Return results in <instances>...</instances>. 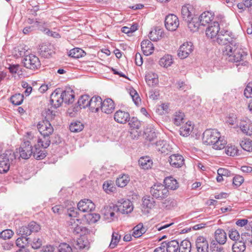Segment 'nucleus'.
<instances>
[{
    "instance_id": "c85d7f7f",
    "label": "nucleus",
    "mask_w": 252,
    "mask_h": 252,
    "mask_svg": "<svg viewBox=\"0 0 252 252\" xmlns=\"http://www.w3.org/2000/svg\"><path fill=\"white\" fill-rule=\"evenodd\" d=\"M163 183L164 187H166L168 190H175L179 187L178 183L177 180L171 176L166 177L164 180Z\"/></svg>"
},
{
    "instance_id": "9d476101",
    "label": "nucleus",
    "mask_w": 252,
    "mask_h": 252,
    "mask_svg": "<svg viewBox=\"0 0 252 252\" xmlns=\"http://www.w3.org/2000/svg\"><path fill=\"white\" fill-rule=\"evenodd\" d=\"M40 229L39 224L34 221H32L28 225L23 226L19 228L18 233L21 236L27 237L32 233L37 232Z\"/></svg>"
},
{
    "instance_id": "864d4df0",
    "label": "nucleus",
    "mask_w": 252,
    "mask_h": 252,
    "mask_svg": "<svg viewBox=\"0 0 252 252\" xmlns=\"http://www.w3.org/2000/svg\"><path fill=\"white\" fill-rule=\"evenodd\" d=\"M240 239V240L239 241L244 242L245 245H252V236L248 232L242 233Z\"/></svg>"
},
{
    "instance_id": "aec40b11",
    "label": "nucleus",
    "mask_w": 252,
    "mask_h": 252,
    "mask_svg": "<svg viewBox=\"0 0 252 252\" xmlns=\"http://www.w3.org/2000/svg\"><path fill=\"white\" fill-rule=\"evenodd\" d=\"M100 109L102 112L106 114H111L115 109L114 103L111 98L105 99L102 102Z\"/></svg>"
},
{
    "instance_id": "dca6fc26",
    "label": "nucleus",
    "mask_w": 252,
    "mask_h": 252,
    "mask_svg": "<svg viewBox=\"0 0 252 252\" xmlns=\"http://www.w3.org/2000/svg\"><path fill=\"white\" fill-rule=\"evenodd\" d=\"M129 114L128 112L119 110L117 111L114 115L115 121L120 124H126L129 120Z\"/></svg>"
},
{
    "instance_id": "a211bd4d",
    "label": "nucleus",
    "mask_w": 252,
    "mask_h": 252,
    "mask_svg": "<svg viewBox=\"0 0 252 252\" xmlns=\"http://www.w3.org/2000/svg\"><path fill=\"white\" fill-rule=\"evenodd\" d=\"M168 161L170 165L175 168L180 167L184 164L183 157L178 154L171 155Z\"/></svg>"
},
{
    "instance_id": "680f3d73",
    "label": "nucleus",
    "mask_w": 252,
    "mask_h": 252,
    "mask_svg": "<svg viewBox=\"0 0 252 252\" xmlns=\"http://www.w3.org/2000/svg\"><path fill=\"white\" fill-rule=\"evenodd\" d=\"M14 233L11 229H5L0 233V238L3 240L10 239Z\"/></svg>"
},
{
    "instance_id": "20e7f679",
    "label": "nucleus",
    "mask_w": 252,
    "mask_h": 252,
    "mask_svg": "<svg viewBox=\"0 0 252 252\" xmlns=\"http://www.w3.org/2000/svg\"><path fill=\"white\" fill-rule=\"evenodd\" d=\"M36 137H34L32 132H28L25 136L24 142L21 143L19 151L20 156L23 159H29L33 154L32 143Z\"/></svg>"
},
{
    "instance_id": "4d7b16f0",
    "label": "nucleus",
    "mask_w": 252,
    "mask_h": 252,
    "mask_svg": "<svg viewBox=\"0 0 252 252\" xmlns=\"http://www.w3.org/2000/svg\"><path fill=\"white\" fill-rule=\"evenodd\" d=\"M121 238V236L116 232H113L112 235L111 242L109 244V248L113 249L118 245Z\"/></svg>"
},
{
    "instance_id": "f3484780",
    "label": "nucleus",
    "mask_w": 252,
    "mask_h": 252,
    "mask_svg": "<svg viewBox=\"0 0 252 252\" xmlns=\"http://www.w3.org/2000/svg\"><path fill=\"white\" fill-rule=\"evenodd\" d=\"M197 252H208L209 244L207 240L203 236H199L196 240Z\"/></svg>"
},
{
    "instance_id": "ea45409f",
    "label": "nucleus",
    "mask_w": 252,
    "mask_h": 252,
    "mask_svg": "<svg viewBox=\"0 0 252 252\" xmlns=\"http://www.w3.org/2000/svg\"><path fill=\"white\" fill-rule=\"evenodd\" d=\"M191 248V243L187 240L182 241L179 246V252H190Z\"/></svg>"
},
{
    "instance_id": "de8ad7c7",
    "label": "nucleus",
    "mask_w": 252,
    "mask_h": 252,
    "mask_svg": "<svg viewBox=\"0 0 252 252\" xmlns=\"http://www.w3.org/2000/svg\"><path fill=\"white\" fill-rule=\"evenodd\" d=\"M240 145L244 150L247 152L252 151V140L249 139H245L240 142Z\"/></svg>"
},
{
    "instance_id": "a18cd8bd",
    "label": "nucleus",
    "mask_w": 252,
    "mask_h": 252,
    "mask_svg": "<svg viewBox=\"0 0 252 252\" xmlns=\"http://www.w3.org/2000/svg\"><path fill=\"white\" fill-rule=\"evenodd\" d=\"M129 180V177L127 175H123L117 179L116 182L118 187L123 188L127 184Z\"/></svg>"
},
{
    "instance_id": "cd10ccee",
    "label": "nucleus",
    "mask_w": 252,
    "mask_h": 252,
    "mask_svg": "<svg viewBox=\"0 0 252 252\" xmlns=\"http://www.w3.org/2000/svg\"><path fill=\"white\" fill-rule=\"evenodd\" d=\"M52 48L51 45L43 44L39 46L38 52L42 57L48 58L51 56L53 53Z\"/></svg>"
},
{
    "instance_id": "0e129e2a",
    "label": "nucleus",
    "mask_w": 252,
    "mask_h": 252,
    "mask_svg": "<svg viewBox=\"0 0 252 252\" xmlns=\"http://www.w3.org/2000/svg\"><path fill=\"white\" fill-rule=\"evenodd\" d=\"M59 252H72L71 247L65 243H61L58 248Z\"/></svg>"
},
{
    "instance_id": "6e6552de",
    "label": "nucleus",
    "mask_w": 252,
    "mask_h": 252,
    "mask_svg": "<svg viewBox=\"0 0 252 252\" xmlns=\"http://www.w3.org/2000/svg\"><path fill=\"white\" fill-rule=\"evenodd\" d=\"M150 192L153 197L158 200H162L167 197L169 194V191L166 187L160 183L152 186L150 188Z\"/></svg>"
},
{
    "instance_id": "bf43d9fd",
    "label": "nucleus",
    "mask_w": 252,
    "mask_h": 252,
    "mask_svg": "<svg viewBox=\"0 0 252 252\" xmlns=\"http://www.w3.org/2000/svg\"><path fill=\"white\" fill-rule=\"evenodd\" d=\"M129 94L135 105H138L141 102V99L136 91L131 88L129 90Z\"/></svg>"
},
{
    "instance_id": "f257e3e1",
    "label": "nucleus",
    "mask_w": 252,
    "mask_h": 252,
    "mask_svg": "<svg viewBox=\"0 0 252 252\" xmlns=\"http://www.w3.org/2000/svg\"><path fill=\"white\" fill-rule=\"evenodd\" d=\"M224 54L227 55L226 59L229 62L235 63L236 66H245L248 63L244 61L247 56L246 52L238 47V43L235 46L226 45Z\"/></svg>"
},
{
    "instance_id": "37998d69",
    "label": "nucleus",
    "mask_w": 252,
    "mask_h": 252,
    "mask_svg": "<svg viewBox=\"0 0 252 252\" xmlns=\"http://www.w3.org/2000/svg\"><path fill=\"white\" fill-rule=\"evenodd\" d=\"M30 241L31 240L30 238L21 236V237L17 239L16 244L19 248H25V247L28 245Z\"/></svg>"
},
{
    "instance_id": "6ab92c4d",
    "label": "nucleus",
    "mask_w": 252,
    "mask_h": 252,
    "mask_svg": "<svg viewBox=\"0 0 252 252\" xmlns=\"http://www.w3.org/2000/svg\"><path fill=\"white\" fill-rule=\"evenodd\" d=\"M117 206L118 212H120L122 214H128L133 210V207L132 202L129 200L123 201Z\"/></svg>"
},
{
    "instance_id": "338daca9",
    "label": "nucleus",
    "mask_w": 252,
    "mask_h": 252,
    "mask_svg": "<svg viewBox=\"0 0 252 252\" xmlns=\"http://www.w3.org/2000/svg\"><path fill=\"white\" fill-rule=\"evenodd\" d=\"M145 134L146 135V139L149 142H154L157 139V134L155 130H151Z\"/></svg>"
},
{
    "instance_id": "e2e57ef3",
    "label": "nucleus",
    "mask_w": 252,
    "mask_h": 252,
    "mask_svg": "<svg viewBox=\"0 0 252 252\" xmlns=\"http://www.w3.org/2000/svg\"><path fill=\"white\" fill-rule=\"evenodd\" d=\"M228 236L233 241H239L240 237L238 231L235 229H231L229 231Z\"/></svg>"
},
{
    "instance_id": "4468645a",
    "label": "nucleus",
    "mask_w": 252,
    "mask_h": 252,
    "mask_svg": "<svg viewBox=\"0 0 252 252\" xmlns=\"http://www.w3.org/2000/svg\"><path fill=\"white\" fill-rule=\"evenodd\" d=\"M62 91L60 89H56L51 95L50 104L54 108L60 107L63 103Z\"/></svg>"
},
{
    "instance_id": "8fccbe9b",
    "label": "nucleus",
    "mask_w": 252,
    "mask_h": 252,
    "mask_svg": "<svg viewBox=\"0 0 252 252\" xmlns=\"http://www.w3.org/2000/svg\"><path fill=\"white\" fill-rule=\"evenodd\" d=\"M173 63V60L171 55H166L160 59L159 63L165 67L170 66Z\"/></svg>"
},
{
    "instance_id": "9b49d317",
    "label": "nucleus",
    "mask_w": 252,
    "mask_h": 252,
    "mask_svg": "<svg viewBox=\"0 0 252 252\" xmlns=\"http://www.w3.org/2000/svg\"><path fill=\"white\" fill-rule=\"evenodd\" d=\"M164 24L167 30L175 31L179 26V20L175 15L171 14L165 17Z\"/></svg>"
},
{
    "instance_id": "052dcab7",
    "label": "nucleus",
    "mask_w": 252,
    "mask_h": 252,
    "mask_svg": "<svg viewBox=\"0 0 252 252\" xmlns=\"http://www.w3.org/2000/svg\"><path fill=\"white\" fill-rule=\"evenodd\" d=\"M131 128L133 129H139L140 127L141 124L136 118L132 117L130 118L127 122Z\"/></svg>"
},
{
    "instance_id": "603ef678",
    "label": "nucleus",
    "mask_w": 252,
    "mask_h": 252,
    "mask_svg": "<svg viewBox=\"0 0 252 252\" xmlns=\"http://www.w3.org/2000/svg\"><path fill=\"white\" fill-rule=\"evenodd\" d=\"M24 95L20 94H15L13 95L10 97V101L11 103L15 105H19L23 101Z\"/></svg>"
},
{
    "instance_id": "7c9ffc66",
    "label": "nucleus",
    "mask_w": 252,
    "mask_h": 252,
    "mask_svg": "<svg viewBox=\"0 0 252 252\" xmlns=\"http://www.w3.org/2000/svg\"><path fill=\"white\" fill-rule=\"evenodd\" d=\"M145 80L150 86H154L158 82L157 74L153 72H147L145 75Z\"/></svg>"
},
{
    "instance_id": "f8f14e48",
    "label": "nucleus",
    "mask_w": 252,
    "mask_h": 252,
    "mask_svg": "<svg viewBox=\"0 0 252 252\" xmlns=\"http://www.w3.org/2000/svg\"><path fill=\"white\" fill-rule=\"evenodd\" d=\"M102 212L104 219L110 221L115 218V212H118L117 206L113 204L105 206Z\"/></svg>"
},
{
    "instance_id": "423d86ee",
    "label": "nucleus",
    "mask_w": 252,
    "mask_h": 252,
    "mask_svg": "<svg viewBox=\"0 0 252 252\" xmlns=\"http://www.w3.org/2000/svg\"><path fill=\"white\" fill-rule=\"evenodd\" d=\"M216 42L220 45L235 46L237 42L235 35L232 32L222 29L216 38Z\"/></svg>"
},
{
    "instance_id": "a19ab883",
    "label": "nucleus",
    "mask_w": 252,
    "mask_h": 252,
    "mask_svg": "<svg viewBox=\"0 0 252 252\" xmlns=\"http://www.w3.org/2000/svg\"><path fill=\"white\" fill-rule=\"evenodd\" d=\"M84 127V125L77 121L72 122L69 126V129L73 132H79L82 131Z\"/></svg>"
},
{
    "instance_id": "1a4fd4ad",
    "label": "nucleus",
    "mask_w": 252,
    "mask_h": 252,
    "mask_svg": "<svg viewBox=\"0 0 252 252\" xmlns=\"http://www.w3.org/2000/svg\"><path fill=\"white\" fill-rule=\"evenodd\" d=\"M23 63L25 67L32 70L37 69L41 65L39 58L33 54L25 56L23 59Z\"/></svg>"
},
{
    "instance_id": "4c0bfd02",
    "label": "nucleus",
    "mask_w": 252,
    "mask_h": 252,
    "mask_svg": "<svg viewBox=\"0 0 252 252\" xmlns=\"http://www.w3.org/2000/svg\"><path fill=\"white\" fill-rule=\"evenodd\" d=\"M133 230L132 236L134 238H139L146 232V229L143 227V225L141 223L135 226L133 228Z\"/></svg>"
},
{
    "instance_id": "79ce46f5",
    "label": "nucleus",
    "mask_w": 252,
    "mask_h": 252,
    "mask_svg": "<svg viewBox=\"0 0 252 252\" xmlns=\"http://www.w3.org/2000/svg\"><path fill=\"white\" fill-rule=\"evenodd\" d=\"M86 53L81 49L75 48L70 50L69 56L74 58H79L83 57Z\"/></svg>"
},
{
    "instance_id": "09e8293b",
    "label": "nucleus",
    "mask_w": 252,
    "mask_h": 252,
    "mask_svg": "<svg viewBox=\"0 0 252 252\" xmlns=\"http://www.w3.org/2000/svg\"><path fill=\"white\" fill-rule=\"evenodd\" d=\"M232 249L233 252H243L246 250V245L239 240L233 245Z\"/></svg>"
},
{
    "instance_id": "774afa93",
    "label": "nucleus",
    "mask_w": 252,
    "mask_h": 252,
    "mask_svg": "<svg viewBox=\"0 0 252 252\" xmlns=\"http://www.w3.org/2000/svg\"><path fill=\"white\" fill-rule=\"evenodd\" d=\"M244 94L247 98L252 97V82L247 84L244 90Z\"/></svg>"
},
{
    "instance_id": "393cba45",
    "label": "nucleus",
    "mask_w": 252,
    "mask_h": 252,
    "mask_svg": "<svg viewBox=\"0 0 252 252\" xmlns=\"http://www.w3.org/2000/svg\"><path fill=\"white\" fill-rule=\"evenodd\" d=\"M141 46L143 53L146 56L150 55L154 52V45L151 41L148 39L142 41L141 43Z\"/></svg>"
},
{
    "instance_id": "c03bdc74",
    "label": "nucleus",
    "mask_w": 252,
    "mask_h": 252,
    "mask_svg": "<svg viewBox=\"0 0 252 252\" xmlns=\"http://www.w3.org/2000/svg\"><path fill=\"white\" fill-rule=\"evenodd\" d=\"M184 117V113L181 111L176 112L173 115V118L174 124L177 126H180L181 124L183 123Z\"/></svg>"
},
{
    "instance_id": "412c9836",
    "label": "nucleus",
    "mask_w": 252,
    "mask_h": 252,
    "mask_svg": "<svg viewBox=\"0 0 252 252\" xmlns=\"http://www.w3.org/2000/svg\"><path fill=\"white\" fill-rule=\"evenodd\" d=\"M156 150L162 154L167 155L171 150L170 145L165 140H159L155 143Z\"/></svg>"
},
{
    "instance_id": "4be33fe9",
    "label": "nucleus",
    "mask_w": 252,
    "mask_h": 252,
    "mask_svg": "<svg viewBox=\"0 0 252 252\" xmlns=\"http://www.w3.org/2000/svg\"><path fill=\"white\" fill-rule=\"evenodd\" d=\"M62 95L63 101L66 104L72 103L74 100V92L73 90L70 88L66 89L64 91H62Z\"/></svg>"
},
{
    "instance_id": "0eeeda50",
    "label": "nucleus",
    "mask_w": 252,
    "mask_h": 252,
    "mask_svg": "<svg viewBox=\"0 0 252 252\" xmlns=\"http://www.w3.org/2000/svg\"><path fill=\"white\" fill-rule=\"evenodd\" d=\"M217 18L219 21L211 23L206 30V36L211 39L218 36L220 26H223V24L225 23L224 17L223 15H220Z\"/></svg>"
},
{
    "instance_id": "c756f323",
    "label": "nucleus",
    "mask_w": 252,
    "mask_h": 252,
    "mask_svg": "<svg viewBox=\"0 0 252 252\" xmlns=\"http://www.w3.org/2000/svg\"><path fill=\"white\" fill-rule=\"evenodd\" d=\"M198 18L201 25L205 26L208 24H210V22L213 20L214 16L211 12L205 11L202 13Z\"/></svg>"
},
{
    "instance_id": "e433bc0d",
    "label": "nucleus",
    "mask_w": 252,
    "mask_h": 252,
    "mask_svg": "<svg viewBox=\"0 0 252 252\" xmlns=\"http://www.w3.org/2000/svg\"><path fill=\"white\" fill-rule=\"evenodd\" d=\"M162 31L160 29L156 28L151 31L149 34V37L151 40L156 41L161 37Z\"/></svg>"
},
{
    "instance_id": "a878e982",
    "label": "nucleus",
    "mask_w": 252,
    "mask_h": 252,
    "mask_svg": "<svg viewBox=\"0 0 252 252\" xmlns=\"http://www.w3.org/2000/svg\"><path fill=\"white\" fill-rule=\"evenodd\" d=\"M215 238L216 243L220 245L224 244L227 240L226 233L224 230L222 229H218L215 232Z\"/></svg>"
},
{
    "instance_id": "2eb2a0df",
    "label": "nucleus",
    "mask_w": 252,
    "mask_h": 252,
    "mask_svg": "<svg viewBox=\"0 0 252 252\" xmlns=\"http://www.w3.org/2000/svg\"><path fill=\"white\" fill-rule=\"evenodd\" d=\"M77 208L83 212H90L95 208V205L91 200L84 199L79 202Z\"/></svg>"
},
{
    "instance_id": "b1692460",
    "label": "nucleus",
    "mask_w": 252,
    "mask_h": 252,
    "mask_svg": "<svg viewBox=\"0 0 252 252\" xmlns=\"http://www.w3.org/2000/svg\"><path fill=\"white\" fill-rule=\"evenodd\" d=\"M179 242L175 240L162 242V246L166 248L167 252H177L179 250Z\"/></svg>"
},
{
    "instance_id": "7ed1b4c3",
    "label": "nucleus",
    "mask_w": 252,
    "mask_h": 252,
    "mask_svg": "<svg viewBox=\"0 0 252 252\" xmlns=\"http://www.w3.org/2000/svg\"><path fill=\"white\" fill-rule=\"evenodd\" d=\"M41 137L37 139L38 144L44 148H48L51 143V136L53 135L54 128L48 120H42L37 125Z\"/></svg>"
},
{
    "instance_id": "6e6d98bb",
    "label": "nucleus",
    "mask_w": 252,
    "mask_h": 252,
    "mask_svg": "<svg viewBox=\"0 0 252 252\" xmlns=\"http://www.w3.org/2000/svg\"><path fill=\"white\" fill-rule=\"evenodd\" d=\"M103 189L107 193H109L114 192L116 188L112 181H106L103 184Z\"/></svg>"
},
{
    "instance_id": "473e14b6",
    "label": "nucleus",
    "mask_w": 252,
    "mask_h": 252,
    "mask_svg": "<svg viewBox=\"0 0 252 252\" xmlns=\"http://www.w3.org/2000/svg\"><path fill=\"white\" fill-rule=\"evenodd\" d=\"M240 129L242 131L247 135H252V122L250 121H246L241 123Z\"/></svg>"
},
{
    "instance_id": "13d9d810",
    "label": "nucleus",
    "mask_w": 252,
    "mask_h": 252,
    "mask_svg": "<svg viewBox=\"0 0 252 252\" xmlns=\"http://www.w3.org/2000/svg\"><path fill=\"white\" fill-rule=\"evenodd\" d=\"M75 220H76L78 222L79 221L78 219H71L69 221H68V223L69 226H70V228L74 232L78 233L79 231L81 230V228L78 226V223H75Z\"/></svg>"
},
{
    "instance_id": "c9c22d12",
    "label": "nucleus",
    "mask_w": 252,
    "mask_h": 252,
    "mask_svg": "<svg viewBox=\"0 0 252 252\" xmlns=\"http://www.w3.org/2000/svg\"><path fill=\"white\" fill-rule=\"evenodd\" d=\"M143 207L147 209H152L155 205V201L153 197L150 196H146L142 199Z\"/></svg>"
},
{
    "instance_id": "39448f33",
    "label": "nucleus",
    "mask_w": 252,
    "mask_h": 252,
    "mask_svg": "<svg viewBox=\"0 0 252 252\" xmlns=\"http://www.w3.org/2000/svg\"><path fill=\"white\" fill-rule=\"evenodd\" d=\"M15 158V154L11 150H6L0 155V174H4L9 171L10 165Z\"/></svg>"
},
{
    "instance_id": "f704fd0d",
    "label": "nucleus",
    "mask_w": 252,
    "mask_h": 252,
    "mask_svg": "<svg viewBox=\"0 0 252 252\" xmlns=\"http://www.w3.org/2000/svg\"><path fill=\"white\" fill-rule=\"evenodd\" d=\"M139 164L144 169H148L151 168L153 165L152 160L149 157H141L138 160Z\"/></svg>"
},
{
    "instance_id": "bb28decb",
    "label": "nucleus",
    "mask_w": 252,
    "mask_h": 252,
    "mask_svg": "<svg viewBox=\"0 0 252 252\" xmlns=\"http://www.w3.org/2000/svg\"><path fill=\"white\" fill-rule=\"evenodd\" d=\"M41 145L40 144L38 145H34V149L33 150V156L34 158L37 160H40L43 159L47 155L46 151L45 150V148H40L39 146Z\"/></svg>"
},
{
    "instance_id": "3c124183",
    "label": "nucleus",
    "mask_w": 252,
    "mask_h": 252,
    "mask_svg": "<svg viewBox=\"0 0 252 252\" xmlns=\"http://www.w3.org/2000/svg\"><path fill=\"white\" fill-rule=\"evenodd\" d=\"M225 152L226 154L229 156L234 157L239 155V150L233 145H227L225 149Z\"/></svg>"
},
{
    "instance_id": "49530a36",
    "label": "nucleus",
    "mask_w": 252,
    "mask_h": 252,
    "mask_svg": "<svg viewBox=\"0 0 252 252\" xmlns=\"http://www.w3.org/2000/svg\"><path fill=\"white\" fill-rule=\"evenodd\" d=\"M193 127L190 125H188L187 124L185 126H182L180 128V134L184 137H187L189 135L192 131Z\"/></svg>"
},
{
    "instance_id": "5701e85b",
    "label": "nucleus",
    "mask_w": 252,
    "mask_h": 252,
    "mask_svg": "<svg viewBox=\"0 0 252 252\" xmlns=\"http://www.w3.org/2000/svg\"><path fill=\"white\" fill-rule=\"evenodd\" d=\"M89 107L93 112H97L100 108L102 102L101 98L99 96H94L90 100Z\"/></svg>"
},
{
    "instance_id": "f03ea898",
    "label": "nucleus",
    "mask_w": 252,
    "mask_h": 252,
    "mask_svg": "<svg viewBox=\"0 0 252 252\" xmlns=\"http://www.w3.org/2000/svg\"><path fill=\"white\" fill-rule=\"evenodd\" d=\"M203 142L206 145H212L215 150L223 149L226 141L221 137L220 133L215 129H206L203 134Z\"/></svg>"
},
{
    "instance_id": "ddd939ff",
    "label": "nucleus",
    "mask_w": 252,
    "mask_h": 252,
    "mask_svg": "<svg viewBox=\"0 0 252 252\" xmlns=\"http://www.w3.org/2000/svg\"><path fill=\"white\" fill-rule=\"evenodd\" d=\"M193 51V44L191 42H185L180 46L178 52V56L181 59H185Z\"/></svg>"
},
{
    "instance_id": "5fc2aeb1",
    "label": "nucleus",
    "mask_w": 252,
    "mask_h": 252,
    "mask_svg": "<svg viewBox=\"0 0 252 252\" xmlns=\"http://www.w3.org/2000/svg\"><path fill=\"white\" fill-rule=\"evenodd\" d=\"M215 240H212L210 244V250L211 252H225L224 248Z\"/></svg>"
},
{
    "instance_id": "2f4dec72",
    "label": "nucleus",
    "mask_w": 252,
    "mask_h": 252,
    "mask_svg": "<svg viewBox=\"0 0 252 252\" xmlns=\"http://www.w3.org/2000/svg\"><path fill=\"white\" fill-rule=\"evenodd\" d=\"M191 10H192V7L190 5L182 7L181 13L182 17L185 21H189L193 17L191 11Z\"/></svg>"
},
{
    "instance_id": "69168bd1",
    "label": "nucleus",
    "mask_w": 252,
    "mask_h": 252,
    "mask_svg": "<svg viewBox=\"0 0 252 252\" xmlns=\"http://www.w3.org/2000/svg\"><path fill=\"white\" fill-rule=\"evenodd\" d=\"M87 219L91 223H95L100 218L99 214L96 213H89L87 215Z\"/></svg>"
},
{
    "instance_id": "72a5a7b5",
    "label": "nucleus",
    "mask_w": 252,
    "mask_h": 252,
    "mask_svg": "<svg viewBox=\"0 0 252 252\" xmlns=\"http://www.w3.org/2000/svg\"><path fill=\"white\" fill-rule=\"evenodd\" d=\"M190 30L193 32L198 31L199 26L201 25L198 17H193L189 21H186Z\"/></svg>"
},
{
    "instance_id": "58836bf2",
    "label": "nucleus",
    "mask_w": 252,
    "mask_h": 252,
    "mask_svg": "<svg viewBox=\"0 0 252 252\" xmlns=\"http://www.w3.org/2000/svg\"><path fill=\"white\" fill-rule=\"evenodd\" d=\"M90 96L88 95H82L78 99L77 103L80 108H86L89 107Z\"/></svg>"
}]
</instances>
